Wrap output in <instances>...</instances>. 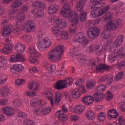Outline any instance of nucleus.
<instances>
[{
  "label": "nucleus",
  "instance_id": "nucleus-1",
  "mask_svg": "<svg viewBox=\"0 0 125 125\" xmlns=\"http://www.w3.org/2000/svg\"><path fill=\"white\" fill-rule=\"evenodd\" d=\"M124 39V36L121 35L117 37L114 42L112 43L110 41L107 42L106 47L104 49V51H106L107 47L111 45L109 48V51H111L109 55V61L111 63L116 61L118 56H119L121 59L125 57V46H123L119 49L118 51L116 52V50L118 49V47L121 46L123 44Z\"/></svg>",
  "mask_w": 125,
  "mask_h": 125
},
{
  "label": "nucleus",
  "instance_id": "nucleus-2",
  "mask_svg": "<svg viewBox=\"0 0 125 125\" xmlns=\"http://www.w3.org/2000/svg\"><path fill=\"white\" fill-rule=\"evenodd\" d=\"M26 16L24 12H21L18 13L17 16V27L14 28V32L16 35H20L22 33V30H24L26 32L33 33L36 30L37 24L34 21H28L25 24L24 26L21 28V25L18 24V23H22Z\"/></svg>",
  "mask_w": 125,
  "mask_h": 125
},
{
  "label": "nucleus",
  "instance_id": "nucleus-3",
  "mask_svg": "<svg viewBox=\"0 0 125 125\" xmlns=\"http://www.w3.org/2000/svg\"><path fill=\"white\" fill-rule=\"evenodd\" d=\"M104 20L105 22H108L107 25L104 26V31L102 33V39H106L110 38L111 37V35L109 34L110 30H116V28H118V27L124 25V22L121 19H117L112 21V14L110 12L107 13L104 16Z\"/></svg>",
  "mask_w": 125,
  "mask_h": 125
},
{
  "label": "nucleus",
  "instance_id": "nucleus-4",
  "mask_svg": "<svg viewBox=\"0 0 125 125\" xmlns=\"http://www.w3.org/2000/svg\"><path fill=\"white\" fill-rule=\"evenodd\" d=\"M103 0H90V2L93 4L91 7L93 10L91 12L90 15L93 18L100 17L110 10V6H106L101 9V7H103L105 5V3H101V1H103Z\"/></svg>",
  "mask_w": 125,
  "mask_h": 125
},
{
  "label": "nucleus",
  "instance_id": "nucleus-5",
  "mask_svg": "<svg viewBox=\"0 0 125 125\" xmlns=\"http://www.w3.org/2000/svg\"><path fill=\"white\" fill-rule=\"evenodd\" d=\"M65 46L62 44L58 45L55 49H53L48 53L47 58L49 61L58 62L62 59V54L64 52Z\"/></svg>",
  "mask_w": 125,
  "mask_h": 125
},
{
  "label": "nucleus",
  "instance_id": "nucleus-6",
  "mask_svg": "<svg viewBox=\"0 0 125 125\" xmlns=\"http://www.w3.org/2000/svg\"><path fill=\"white\" fill-rule=\"evenodd\" d=\"M33 7H37L38 9H32L31 11L35 18H42L44 15L43 10L46 8L45 3L41 0H37L32 4Z\"/></svg>",
  "mask_w": 125,
  "mask_h": 125
},
{
  "label": "nucleus",
  "instance_id": "nucleus-7",
  "mask_svg": "<svg viewBox=\"0 0 125 125\" xmlns=\"http://www.w3.org/2000/svg\"><path fill=\"white\" fill-rule=\"evenodd\" d=\"M44 95L47 96V99L50 101L52 107L57 106L61 101H62V93L60 91L56 92L54 97L53 93L50 91H45L44 92ZM53 97L54 99H53Z\"/></svg>",
  "mask_w": 125,
  "mask_h": 125
},
{
  "label": "nucleus",
  "instance_id": "nucleus-8",
  "mask_svg": "<svg viewBox=\"0 0 125 125\" xmlns=\"http://www.w3.org/2000/svg\"><path fill=\"white\" fill-rule=\"evenodd\" d=\"M37 47L40 51H44L51 46V40L47 37H37Z\"/></svg>",
  "mask_w": 125,
  "mask_h": 125
},
{
  "label": "nucleus",
  "instance_id": "nucleus-9",
  "mask_svg": "<svg viewBox=\"0 0 125 125\" xmlns=\"http://www.w3.org/2000/svg\"><path fill=\"white\" fill-rule=\"evenodd\" d=\"M85 3H86L85 0H80L77 2L76 5V10L80 12L79 15L81 22H84V21H85L86 15H87L86 12L83 11V8L84 7V4H85Z\"/></svg>",
  "mask_w": 125,
  "mask_h": 125
},
{
  "label": "nucleus",
  "instance_id": "nucleus-10",
  "mask_svg": "<svg viewBox=\"0 0 125 125\" xmlns=\"http://www.w3.org/2000/svg\"><path fill=\"white\" fill-rule=\"evenodd\" d=\"M61 3L62 7L60 11V15L62 17H68L72 13V10L70 7V4L67 0H62Z\"/></svg>",
  "mask_w": 125,
  "mask_h": 125
},
{
  "label": "nucleus",
  "instance_id": "nucleus-11",
  "mask_svg": "<svg viewBox=\"0 0 125 125\" xmlns=\"http://www.w3.org/2000/svg\"><path fill=\"white\" fill-rule=\"evenodd\" d=\"M29 54L30 56L29 60L31 63L33 64H38L39 63V60H38V57H40L41 54L37 49H36V46L35 45L31 46L29 47Z\"/></svg>",
  "mask_w": 125,
  "mask_h": 125
},
{
  "label": "nucleus",
  "instance_id": "nucleus-12",
  "mask_svg": "<svg viewBox=\"0 0 125 125\" xmlns=\"http://www.w3.org/2000/svg\"><path fill=\"white\" fill-rule=\"evenodd\" d=\"M73 41L75 42H78V43H82L85 46V45L88 44L89 42V40L86 38L85 35L83 32H80L77 35H75L73 38Z\"/></svg>",
  "mask_w": 125,
  "mask_h": 125
},
{
  "label": "nucleus",
  "instance_id": "nucleus-13",
  "mask_svg": "<svg viewBox=\"0 0 125 125\" xmlns=\"http://www.w3.org/2000/svg\"><path fill=\"white\" fill-rule=\"evenodd\" d=\"M70 55L72 57H76L78 59V62L81 63L82 65H84L86 63V59L83 58L81 55L79 54L78 55V51H80V48L74 47L70 49Z\"/></svg>",
  "mask_w": 125,
  "mask_h": 125
},
{
  "label": "nucleus",
  "instance_id": "nucleus-14",
  "mask_svg": "<svg viewBox=\"0 0 125 125\" xmlns=\"http://www.w3.org/2000/svg\"><path fill=\"white\" fill-rule=\"evenodd\" d=\"M100 30L97 27H90L87 31V36L89 39H94L99 36Z\"/></svg>",
  "mask_w": 125,
  "mask_h": 125
},
{
  "label": "nucleus",
  "instance_id": "nucleus-15",
  "mask_svg": "<svg viewBox=\"0 0 125 125\" xmlns=\"http://www.w3.org/2000/svg\"><path fill=\"white\" fill-rule=\"evenodd\" d=\"M25 70V67L21 64H15L12 65L10 67V71L12 74L14 75H16L18 73L23 72Z\"/></svg>",
  "mask_w": 125,
  "mask_h": 125
},
{
  "label": "nucleus",
  "instance_id": "nucleus-16",
  "mask_svg": "<svg viewBox=\"0 0 125 125\" xmlns=\"http://www.w3.org/2000/svg\"><path fill=\"white\" fill-rule=\"evenodd\" d=\"M52 108L50 106H48L42 109L41 108H33V111L35 114L38 116H42L43 115H47V114L51 112Z\"/></svg>",
  "mask_w": 125,
  "mask_h": 125
},
{
  "label": "nucleus",
  "instance_id": "nucleus-17",
  "mask_svg": "<svg viewBox=\"0 0 125 125\" xmlns=\"http://www.w3.org/2000/svg\"><path fill=\"white\" fill-rule=\"evenodd\" d=\"M63 18H71L70 22L72 26H77L79 24V15L77 13L71 11V13L68 17H63Z\"/></svg>",
  "mask_w": 125,
  "mask_h": 125
},
{
  "label": "nucleus",
  "instance_id": "nucleus-18",
  "mask_svg": "<svg viewBox=\"0 0 125 125\" xmlns=\"http://www.w3.org/2000/svg\"><path fill=\"white\" fill-rule=\"evenodd\" d=\"M11 63H17V62H25L26 59L21 54H16V55H12L9 60Z\"/></svg>",
  "mask_w": 125,
  "mask_h": 125
},
{
  "label": "nucleus",
  "instance_id": "nucleus-19",
  "mask_svg": "<svg viewBox=\"0 0 125 125\" xmlns=\"http://www.w3.org/2000/svg\"><path fill=\"white\" fill-rule=\"evenodd\" d=\"M60 9V5L58 4H51L50 5L48 8V13L49 15H53L57 12L59 11Z\"/></svg>",
  "mask_w": 125,
  "mask_h": 125
},
{
  "label": "nucleus",
  "instance_id": "nucleus-20",
  "mask_svg": "<svg viewBox=\"0 0 125 125\" xmlns=\"http://www.w3.org/2000/svg\"><path fill=\"white\" fill-rule=\"evenodd\" d=\"M55 25L61 29H65L67 27V21L62 19H56L54 21Z\"/></svg>",
  "mask_w": 125,
  "mask_h": 125
},
{
  "label": "nucleus",
  "instance_id": "nucleus-21",
  "mask_svg": "<svg viewBox=\"0 0 125 125\" xmlns=\"http://www.w3.org/2000/svg\"><path fill=\"white\" fill-rule=\"evenodd\" d=\"M12 33V25H7L3 28L1 31L2 37H9Z\"/></svg>",
  "mask_w": 125,
  "mask_h": 125
},
{
  "label": "nucleus",
  "instance_id": "nucleus-22",
  "mask_svg": "<svg viewBox=\"0 0 125 125\" xmlns=\"http://www.w3.org/2000/svg\"><path fill=\"white\" fill-rule=\"evenodd\" d=\"M1 112L7 116H12L15 113V109L11 106H4L2 108Z\"/></svg>",
  "mask_w": 125,
  "mask_h": 125
},
{
  "label": "nucleus",
  "instance_id": "nucleus-23",
  "mask_svg": "<svg viewBox=\"0 0 125 125\" xmlns=\"http://www.w3.org/2000/svg\"><path fill=\"white\" fill-rule=\"evenodd\" d=\"M82 102L86 105H91L94 102V98L92 96L86 95L82 98Z\"/></svg>",
  "mask_w": 125,
  "mask_h": 125
},
{
  "label": "nucleus",
  "instance_id": "nucleus-24",
  "mask_svg": "<svg viewBox=\"0 0 125 125\" xmlns=\"http://www.w3.org/2000/svg\"><path fill=\"white\" fill-rule=\"evenodd\" d=\"M73 110L75 114L82 115V113H83L85 110V106L81 104L77 105L74 107Z\"/></svg>",
  "mask_w": 125,
  "mask_h": 125
},
{
  "label": "nucleus",
  "instance_id": "nucleus-25",
  "mask_svg": "<svg viewBox=\"0 0 125 125\" xmlns=\"http://www.w3.org/2000/svg\"><path fill=\"white\" fill-rule=\"evenodd\" d=\"M56 115L58 119H59L60 121H62V122L68 121V116L66 114H64L62 110H58L57 111Z\"/></svg>",
  "mask_w": 125,
  "mask_h": 125
},
{
  "label": "nucleus",
  "instance_id": "nucleus-26",
  "mask_svg": "<svg viewBox=\"0 0 125 125\" xmlns=\"http://www.w3.org/2000/svg\"><path fill=\"white\" fill-rule=\"evenodd\" d=\"M55 89H58V90H61L66 87V84L63 80H59L54 85Z\"/></svg>",
  "mask_w": 125,
  "mask_h": 125
},
{
  "label": "nucleus",
  "instance_id": "nucleus-27",
  "mask_svg": "<svg viewBox=\"0 0 125 125\" xmlns=\"http://www.w3.org/2000/svg\"><path fill=\"white\" fill-rule=\"evenodd\" d=\"M15 49L18 53H23L26 50V46L21 43H18L15 46Z\"/></svg>",
  "mask_w": 125,
  "mask_h": 125
},
{
  "label": "nucleus",
  "instance_id": "nucleus-28",
  "mask_svg": "<svg viewBox=\"0 0 125 125\" xmlns=\"http://www.w3.org/2000/svg\"><path fill=\"white\" fill-rule=\"evenodd\" d=\"M10 89L8 87H3L0 89V97H7L10 94Z\"/></svg>",
  "mask_w": 125,
  "mask_h": 125
},
{
  "label": "nucleus",
  "instance_id": "nucleus-29",
  "mask_svg": "<svg viewBox=\"0 0 125 125\" xmlns=\"http://www.w3.org/2000/svg\"><path fill=\"white\" fill-rule=\"evenodd\" d=\"M30 106L32 107H36L34 109H38L37 107H39L41 104H42V102H41V100L38 99L37 98H34L31 99L30 101Z\"/></svg>",
  "mask_w": 125,
  "mask_h": 125
},
{
  "label": "nucleus",
  "instance_id": "nucleus-30",
  "mask_svg": "<svg viewBox=\"0 0 125 125\" xmlns=\"http://www.w3.org/2000/svg\"><path fill=\"white\" fill-rule=\"evenodd\" d=\"M107 84L108 85H111L112 83H113V77L109 76V75H104L99 80V83H103L104 82H105L107 81Z\"/></svg>",
  "mask_w": 125,
  "mask_h": 125
},
{
  "label": "nucleus",
  "instance_id": "nucleus-31",
  "mask_svg": "<svg viewBox=\"0 0 125 125\" xmlns=\"http://www.w3.org/2000/svg\"><path fill=\"white\" fill-rule=\"evenodd\" d=\"M108 115L110 119H117L119 117V113L116 109H111L108 112Z\"/></svg>",
  "mask_w": 125,
  "mask_h": 125
},
{
  "label": "nucleus",
  "instance_id": "nucleus-32",
  "mask_svg": "<svg viewBox=\"0 0 125 125\" xmlns=\"http://www.w3.org/2000/svg\"><path fill=\"white\" fill-rule=\"evenodd\" d=\"M94 96L96 102H101L105 98V94L102 93H96Z\"/></svg>",
  "mask_w": 125,
  "mask_h": 125
},
{
  "label": "nucleus",
  "instance_id": "nucleus-33",
  "mask_svg": "<svg viewBox=\"0 0 125 125\" xmlns=\"http://www.w3.org/2000/svg\"><path fill=\"white\" fill-rule=\"evenodd\" d=\"M13 47L12 44H6V46L3 48L2 52L4 54H9V52L13 49Z\"/></svg>",
  "mask_w": 125,
  "mask_h": 125
},
{
  "label": "nucleus",
  "instance_id": "nucleus-34",
  "mask_svg": "<svg viewBox=\"0 0 125 125\" xmlns=\"http://www.w3.org/2000/svg\"><path fill=\"white\" fill-rule=\"evenodd\" d=\"M13 103L15 107H20L22 105V99H21L19 95H17L14 97Z\"/></svg>",
  "mask_w": 125,
  "mask_h": 125
},
{
  "label": "nucleus",
  "instance_id": "nucleus-35",
  "mask_svg": "<svg viewBox=\"0 0 125 125\" xmlns=\"http://www.w3.org/2000/svg\"><path fill=\"white\" fill-rule=\"evenodd\" d=\"M9 65L8 60L2 59L0 62V69L2 70H5Z\"/></svg>",
  "mask_w": 125,
  "mask_h": 125
},
{
  "label": "nucleus",
  "instance_id": "nucleus-36",
  "mask_svg": "<svg viewBox=\"0 0 125 125\" xmlns=\"http://www.w3.org/2000/svg\"><path fill=\"white\" fill-rule=\"evenodd\" d=\"M28 88L30 90H38L40 88V84L36 82H32L29 83Z\"/></svg>",
  "mask_w": 125,
  "mask_h": 125
},
{
  "label": "nucleus",
  "instance_id": "nucleus-37",
  "mask_svg": "<svg viewBox=\"0 0 125 125\" xmlns=\"http://www.w3.org/2000/svg\"><path fill=\"white\" fill-rule=\"evenodd\" d=\"M85 117L89 121H93L95 119V113L92 110H89L85 113Z\"/></svg>",
  "mask_w": 125,
  "mask_h": 125
},
{
  "label": "nucleus",
  "instance_id": "nucleus-38",
  "mask_svg": "<svg viewBox=\"0 0 125 125\" xmlns=\"http://www.w3.org/2000/svg\"><path fill=\"white\" fill-rule=\"evenodd\" d=\"M111 66L109 65H107V64H104L101 63L99 65H98L96 67V70L98 72H101L102 70H110Z\"/></svg>",
  "mask_w": 125,
  "mask_h": 125
},
{
  "label": "nucleus",
  "instance_id": "nucleus-39",
  "mask_svg": "<svg viewBox=\"0 0 125 125\" xmlns=\"http://www.w3.org/2000/svg\"><path fill=\"white\" fill-rule=\"evenodd\" d=\"M60 28L58 26H54L51 28V32L52 34L55 35L56 38H58L61 34V31L60 30Z\"/></svg>",
  "mask_w": 125,
  "mask_h": 125
},
{
  "label": "nucleus",
  "instance_id": "nucleus-40",
  "mask_svg": "<svg viewBox=\"0 0 125 125\" xmlns=\"http://www.w3.org/2000/svg\"><path fill=\"white\" fill-rule=\"evenodd\" d=\"M81 94L80 89L78 88L72 91L71 96L72 98H79V97H81Z\"/></svg>",
  "mask_w": 125,
  "mask_h": 125
},
{
  "label": "nucleus",
  "instance_id": "nucleus-41",
  "mask_svg": "<svg viewBox=\"0 0 125 125\" xmlns=\"http://www.w3.org/2000/svg\"><path fill=\"white\" fill-rule=\"evenodd\" d=\"M23 4V2L21 0H16L12 4V7L13 8H18Z\"/></svg>",
  "mask_w": 125,
  "mask_h": 125
},
{
  "label": "nucleus",
  "instance_id": "nucleus-42",
  "mask_svg": "<svg viewBox=\"0 0 125 125\" xmlns=\"http://www.w3.org/2000/svg\"><path fill=\"white\" fill-rule=\"evenodd\" d=\"M103 48H101V46L99 45H96L95 47V54L97 56H101L102 54Z\"/></svg>",
  "mask_w": 125,
  "mask_h": 125
},
{
  "label": "nucleus",
  "instance_id": "nucleus-43",
  "mask_svg": "<svg viewBox=\"0 0 125 125\" xmlns=\"http://www.w3.org/2000/svg\"><path fill=\"white\" fill-rule=\"evenodd\" d=\"M56 69V65L55 64H48L47 66L46 71L48 74H51L55 71Z\"/></svg>",
  "mask_w": 125,
  "mask_h": 125
},
{
  "label": "nucleus",
  "instance_id": "nucleus-44",
  "mask_svg": "<svg viewBox=\"0 0 125 125\" xmlns=\"http://www.w3.org/2000/svg\"><path fill=\"white\" fill-rule=\"evenodd\" d=\"M106 118V113L104 112H101L98 114V120L100 122H103L105 121Z\"/></svg>",
  "mask_w": 125,
  "mask_h": 125
},
{
  "label": "nucleus",
  "instance_id": "nucleus-45",
  "mask_svg": "<svg viewBox=\"0 0 125 125\" xmlns=\"http://www.w3.org/2000/svg\"><path fill=\"white\" fill-rule=\"evenodd\" d=\"M96 84V82L94 80H88L86 82V86L88 88H91Z\"/></svg>",
  "mask_w": 125,
  "mask_h": 125
},
{
  "label": "nucleus",
  "instance_id": "nucleus-46",
  "mask_svg": "<svg viewBox=\"0 0 125 125\" xmlns=\"http://www.w3.org/2000/svg\"><path fill=\"white\" fill-rule=\"evenodd\" d=\"M36 125V123L34 122V121L31 119H25L23 120V125Z\"/></svg>",
  "mask_w": 125,
  "mask_h": 125
},
{
  "label": "nucleus",
  "instance_id": "nucleus-47",
  "mask_svg": "<svg viewBox=\"0 0 125 125\" xmlns=\"http://www.w3.org/2000/svg\"><path fill=\"white\" fill-rule=\"evenodd\" d=\"M125 73H124V72H120L117 73L115 77V80L117 82L120 81V80H122V78H124V75Z\"/></svg>",
  "mask_w": 125,
  "mask_h": 125
},
{
  "label": "nucleus",
  "instance_id": "nucleus-48",
  "mask_svg": "<svg viewBox=\"0 0 125 125\" xmlns=\"http://www.w3.org/2000/svg\"><path fill=\"white\" fill-rule=\"evenodd\" d=\"M63 82H64V83H65V85L67 86L68 84H69V85L72 84L74 82V80H73V78H67L64 80Z\"/></svg>",
  "mask_w": 125,
  "mask_h": 125
},
{
  "label": "nucleus",
  "instance_id": "nucleus-49",
  "mask_svg": "<svg viewBox=\"0 0 125 125\" xmlns=\"http://www.w3.org/2000/svg\"><path fill=\"white\" fill-rule=\"evenodd\" d=\"M113 98H114V94H113V93L108 90L106 93V100L107 101H110V100H112Z\"/></svg>",
  "mask_w": 125,
  "mask_h": 125
},
{
  "label": "nucleus",
  "instance_id": "nucleus-50",
  "mask_svg": "<svg viewBox=\"0 0 125 125\" xmlns=\"http://www.w3.org/2000/svg\"><path fill=\"white\" fill-rule=\"evenodd\" d=\"M69 32L70 35H74L75 33H77V28H76V26L70 25L69 29Z\"/></svg>",
  "mask_w": 125,
  "mask_h": 125
},
{
  "label": "nucleus",
  "instance_id": "nucleus-51",
  "mask_svg": "<svg viewBox=\"0 0 125 125\" xmlns=\"http://www.w3.org/2000/svg\"><path fill=\"white\" fill-rule=\"evenodd\" d=\"M95 46L96 45L94 44H91L87 49V51L89 52V53H93L94 50H95Z\"/></svg>",
  "mask_w": 125,
  "mask_h": 125
},
{
  "label": "nucleus",
  "instance_id": "nucleus-52",
  "mask_svg": "<svg viewBox=\"0 0 125 125\" xmlns=\"http://www.w3.org/2000/svg\"><path fill=\"white\" fill-rule=\"evenodd\" d=\"M26 83L25 79H18L15 81V83L17 85H22Z\"/></svg>",
  "mask_w": 125,
  "mask_h": 125
},
{
  "label": "nucleus",
  "instance_id": "nucleus-53",
  "mask_svg": "<svg viewBox=\"0 0 125 125\" xmlns=\"http://www.w3.org/2000/svg\"><path fill=\"white\" fill-rule=\"evenodd\" d=\"M17 116L19 117V118H28V114L23 111H20L17 113Z\"/></svg>",
  "mask_w": 125,
  "mask_h": 125
},
{
  "label": "nucleus",
  "instance_id": "nucleus-54",
  "mask_svg": "<svg viewBox=\"0 0 125 125\" xmlns=\"http://www.w3.org/2000/svg\"><path fill=\"white\" fill-rule=\"evenodd\" d=\"M117 68L118 69H121V68L125 66V60L123 61V62H121L118 61L116 64Z\"/></svg>",
  "mask_w": 125,
  "mask_h": 125
},
{
  "label": "nucleus",
  "instance_id": "nucleus-55",
  "mask_svg": "<svg viewBox=\"0 0 125 125\" xmlns=\"http://www.w3.org/2000/svg\"><path fill=\"white\" fill-rule=\"evenodd\" d=\"M62 38L63 40H68L69 39V33L67 31H62Z\"/></svg>",
  "mask_w": 125,
  "mask_h": 125
},
{
  "label": "nucleus",
  "instance_id": "nucleus-56",
  "mask_svg": "<svg viewBox=\"0 0 125 125\" xmlns=\"http://www.w3.org/2000/svg\"><path fill=\"white\" fill-rule=\"evenodd\" d=\"M120 125H125V117L120 116L118 119Z\"/></svg>",
  "mask_w": 125,
  "mask_h": 125
},
{
  "label": "nucleus",
  "instance_id": "nucleus-57",
  "mask_svg": "<svg viewBox=\"0 0 125 125\" xmlns=\"http://www.w3.org/2000/svg\"><path fill=\"white\" fill-rule=\"evenodd\" d=\"M97 90L98 91H105L106 90V85H100L97 87Z\"/></svg>",
  "mask_w": 125,
  "mask_h": 125
},
{
  "label": "nucleus",
  "instance_id": "nucleus-58",
  "mask_svg": "<svg viewBox=\"0 0 125 125\" xmlns=\"http://www.w3.org/2000/svg\"><path fill=\"white\" fill-rule=\"evenodd\" d=\"M6 81H7V78L2 75H0V84H3V83H6Z\"/></svg>",
  "mask_w": 125,
  "mask_h": 125
},
{
  "label": "nucleus",
  "instance_id": "nucleus-59",
  "mask_svg": "<svg viewBox=\"0 0 125 125\" xmlns=\"http://www.w3.org/2000/svg\"><path fill=\"white\" fill-rule=\"evenodd\" d=\"M70 120L71 121H73V122H76V121L80 120V117L76 115H71Z\"/></svg>",
  "mask_w": 125,
  "mask_h": 125
},
{
  "label": "nucleus",
  "instance_id": "nucleus-60",
  "mask_svg": "<svg viewBox=\"0 0 125 125\" xmlns=\"http://www.w3.org/2000/svg\"><path fill=\"white\" fill-rule=\"evenodd\" d=\"M101 22V19H97L96 20H92L91 22L93 23V26H96Z\"/></svg>",
  "mask_w": 125,
  "mask_h": 125
},
{
  "label": "nucleus",
  "instance_id": "nucleus-61",
  "mask_svg": "<svg viewBox=\"0 0 125 125\" xmlns=\"http://www.w3.org/2000/svg\"><path fill=\"white\" fill-rule=\"evenodd\" d=\"M26 95L30 97H34V96H37V93L35 92L27 91Z\"/></svg>",
  "mask_w": 125,
  "mask_h": 125
},
{
  "label": "nucleus",
  "instance_id": "nucleus-62",
  "mask_svg": "<svg viewBox=\"0 0 125 125\" xmlns=\"http://www.w3.org/2000/svg\"><path fill=\"white\" fill-rule=\"evenodd\" d=\"M29 71L31 72V73H39L40 72V70H39V69L36 67H31L29 68Z\"/></svg>",
  "mask_w": 125,
  "mask_h": 125
},
{
  "label": "nucleus",
  "instance_id": "nucleus-63",
  "mask_svg": "<svg viewBox=\"0 0 125 125\" xmlns=\"http://www.w3.org/2000/svg\"><path fill=\"white\" fill-rule=\"evenodd\" d=\"M84 82V79H80L76 81L75 83L76 85H79V86Z\"/></svg>",
  "mask_w": 125,
  "mask_h": 125
},
{
  "label": "nucleus",
  "instance_id": "nucleus-64",
  "mask_svg": "<svg viewBox=\"0 0 125 125\" xmlns=\"http://www.w3.org/2000/svg\"><path fill=\"white\" fill-rule=\"evenodd\" d=\"M120 110L122 112H125V103H121L120 105Z\"/></svg>",
  "mask_w": 125,
  "mask_h": 125
}]
</instances>
